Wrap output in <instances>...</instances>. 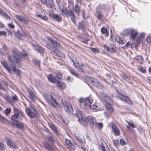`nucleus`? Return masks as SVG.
Segmentation results:
<instances>
[{"label":"nucleus","instance_id":"1","mask_svg":"<svg viewBox=\"0 0 151 151\" xmlns=\"http://www.w3.org/2000/svg\"><path fill=\"white\" fill-rule=\"evenodd\" d=\"M75 116L78 118V121L85 127H88L89 125L92 128L94 127L96 124V121L95 118L92 116H89L87 117L83 116L80 114H75Z\"/></svg>","mask_w":151,"mask_h":151},{"label":"nucleus","instance_id":"2","mask_svg":"<svg viewBox=\"0 0 151 151\" xmlns=\"http://www.w3.org/2000/svg\"><path fill=\"white\" fill-rule=\"evenodd\" d=\"M45 97L47 102L53 107H57L59 106V104H63V99L53 93H51L50 95L46 94Z\"/></svg>","mask_w":151,"mask_h":151},{"label":"nucleus","instance_id":"3","mask_svg":"<svg viewBox=\"0 0 151 151\" xmlns=\"http://www.w3.org/2000/svg\"><path fill=\"white\" fill-rule=\"evenodd\" d=\"M79 104L80 106L82 108L85 109L90 107L93 110H98L99 109L97 103H95L93 105H90L93 102V100L91 98L88 97L86 98H81L79 100Z\"/></svg>","mask_w":151,"mask_h":151},{"label":"nucleus","instance_id":"4","mask_svg":"<svg viewBox=\"0 0 151 151\" xmlns=\"http://www.w3.org/2000/svg\"><path fill=\"white\" fill-rule=\"evenodd\" d=\"M12 52L13 55H9L7 57L8 60L10 62L13 64H15L17 67H20L22 65L21 62L19 59L17 57L18 55V50L12 49Z\"/></svg>","mask_w":151,"mask_h":151},{"label":"nucleus","instance_id":"5","mask_svg":"<svg viewBox=\"0 0 151 151\" xmlns=\"http://www.w3.org/2000/svg\"><path fill=\"white\" fill-rule=\"evenodd\" d=\"M14 114L12 116L11 119L16 122H18L19 120L22 119L24 116L17 108H14Z\"/></svg>","mask_w":151,"mask_h":151},{"label":"nucleus","instance_id":"6","mask_svg":"<svg viewBox=\"0 0 151 151\" xmlns=\"http://www.w3.org/2000/svg\"><path fill=\"white\" fill-rule=\"evenodd\" d=\"M73 64L77 70L80 72H85L87 70H88L89 69H91V68L89 65L88 64L84 65L83 64H79L78 63H76L73 61Z\"/></svg>","mask_w":151,"mask_h":151},{"label":"nucleus","instance_id":"7","mask_svg":"<svg viewBox=\"0 0 151 151\" xmlns=\"http://www.w3.org/2000/svg\"><path fill=\"white\" fill-rule=\"evenodd\" d=\"M25 111L27 115L31 118H34L38 115V112L33 107H31L30 109L26 108Z\"/></svg>","mask_w":151,"mask_h":151},{"label":"nucleus","instance_id":"8","mask_svg":"<svg viewBox=\"0 0 151 151\" xmlns=\"http://www.w3.org/2000/svg\"><path fill=\"white\" fill-rule=\"evenodd\" d=\"M50 41L51 44H47V48L51 50H52L53 48L56 49V48L58 47L59 45V44L58 43L57 39L55 37L53 38H52L50 39Z\"/></svg>","mask_w":151,"mask_h":151},{"label":"nucleus","instance_id":"9","mask_svg":"<svg viewBox=\"0 0 151 151\" xmlns=\"http://www.w3.org/2000/svg\"><path fill=\"white\" fill-rule=\"evenodd\" d=\"M119 98L120 100L125 101L127 103L132 105L133 104V103L132 101L130 98L128 96L126 95H124L121 93H119V94L116 96Z\"/></svg>","mask_w":151,"mask_h":151},{"label":"nucleus","instance_id":"10","mask_svg":"<svg viewBox=\"0 0 151 151\" xmlns=\"http://www.w3.org/2000/svg\"><path fill=\"white\" fill-rule=\"evenodd\" d=\"M104 48L106 51L112 53L115 52L116 51V46L113 43L110 44L109 46L106 45H105Z\"/></svg>","mask_w":151,"mask_h":151},{"label":"nucleus","instance_id":"11","mask_svg":"<svg viewBox=\"0 0 151 151\" xmlns=\"http://www.w3.org/2000/svg\"><path fill=\"white\" fill-rule=\"evenodd\" d=\"M61 104H63L64 108L66 111L68 113H71L73 110V108L70 104L67 101H65L64 103Z\"/></svg>","mask_w":151,"mask_h":151},{"label":"nucleus","instance_id":"12","mask_svg":"<svg viewBox=\"0 0 151 151\" xmlns=\"http://www.w3.org/2000/svg\"><path fill=\"white\" fill-rule=\"evenodd\" d=\"M15 17L18 21L26 24H28L30 21L29 19L22 16L16 15Z\"/></svg>","mask_w":151,"mask_h":151},{"label":"nucleus","instance_id":"13","mask_svg":"<svg viewBox=\"0 0 151 151\" xmlns=\"http://www.w3.org/2000/svg\"><path fill=\"white\" fill-rule=\"evenodd\" d=\"M111 126L112 131L114 134L116 136H119L120 135V131L119 129L116 127L115 124L113 122L111 123Z\"/></svg>","mask_w":151,"mask_h":151},{"label":"nucleus","instance_id":"14","mask_svg":"<svg viewBox=\"0 0 151 151\" xmlns=\"http://www.w3.org/2000/svg\"><path fill=\"white\" fill-rule=\"evenodd\" d=\"M53 52L54 55L58 57L62 58H65L64 54L58 49H55L53 50Z\"/></svg>","mask_w":151,"mask_h":151},{"label":"nucleus","instance_id":"15","mask_svg":"<svg viewBox=\"0 0 151 151\" xmlns=\"http://www.w3.org/2000/svg\"><path fill=\"white\" fill-rule=\"evenodd\" d=\"M131 37L133 40L135 39L137 35H138V32L135 30L133 29H131L129 32Z\"/></svg>","mask_w":151,"mask_h":151},{"label":"nucleus","instance_id":"16","mask_svg":"<svg viewBox=\"0 0 151 151\" xmlns=\"http://www.w3.org/2000/svg\"><path fill=\"white\" fill-rule=\"evenodd\" d=\"M105 107L106 109L110 113H112L114 112V109L112 104L107 102L105 104Z\"/></svg>","mask_w":151,"mask_h":151},{"label":"nucleus","instance_id":"17","mask_svg":"<svg viewBox=\"0 0 151 151\" xmlns=\"http://www.w3.org/2000/svg\"><path fill=\"white\" fill-rule=\"evenodd\" d=\"M28 97L32 101H34L35 99L36 96L34 93H33V91L31 90H28L27 91Z\"/></svg>","mask_w":151,"mask_h":151},{"label":"nucleus","instance_id":"18","mask_svg":"<svg viewBox=\"0 0 151 151\" xmlns=\"http://www.w3.org/2000/svg\"><path fill=\"white\" fill-rule=\"evenodd\" d=\"M86 26L84 22L83 21H80L78 23V29H81L83 31L86 29Z\"/></svg>","mask_w":151,"mask_h":151},{"label":"nucleus","instance_id":"19","mask_svg":"<svg viewBox=\"0 0 151 151\" xmlns=\"http://www.w3.org/2000/svg\"><path fill=\"white\" fill-rule=\"evenodd\" d=\"M115 40L116 42H118L120 44H123L125 43V40L124 38H121L118 35H117L116 36Z\"/></svg>","mask_w":151,"mask_h":151},{"label":"nucleus","instance_id":"20","mask_svg":"<svg viewBox=\"0 0 151 151\" xmlns=\"http://www.w3.org/2000/svg\"><path fill=\"white\" fill-rule=\"evenodd\" d=\"M56 81L57 86L59 88L60 90H63L65 88L66 86L65 83L58 81V80H56Z\"/></svg>","mask_w":151,"mask_h":151},{"label":"nucleus","instance_id":"21","mask_svg":"<svg viewBox=\"0 0 151 151\" xmlns=\"http://www.w3.org/2000/svg\"><path fill=\"white\" fill-rule=\"evenodd\" d=\"M60 10L62 12L63 14L65 16L69 15H70V13L71 12H73L71 10H69L68 11L67 10V8L65 7H63Z\"/></svg>","mask_w":151,"mask_h":151},{"label":"nucleus","instance_id":"22","mask_svg":"<svg viewBox=\"0 0 151 151\" xmlns=\"http://www.w3.org/2000/svg\"><path fill=\"white\" fill-rule=\"evenodd\" d=\"M101 31L102 34L105 35V37H107L109 36V32L106 27H102Z\"/></svg>","mask_w":151,"mask_h":151},{"label":"nucleus","instance_id":"23","mask_svg":"<svg viewBox=\"0 0 151 151\" xmlns=\"http://www.w3.org/2000/svg\"><path fill=\"white\" fill-rule=\"evenodd\" d=\"M1 63L2 65L8 71L11 72V71L12 70V68H11L9 66L8 63L5 61H1Z\"/></svg>","mask_w":151,"mask_h":151},{"label":"nucleus","instance_id":"24","mask_svg":"<svg viewBox=\"0 0 151 151\" xmlns=\"http://www.w3.org/2000/svg\"><path fill=\"white\" fill-rule=\"evenodd\" d=\"M12 70L14 71V72H15L17 73V76H21L22 72L19 69H16L15 66H12Z\"/></svg>","mask_w":151,"mask_h":151},{"label":"nucleus","instance_id":"25","mask_svg":"<svg viewBox=\"0 0 151 151\" xmlns=\"http://www.w3.org/2000/svg\"><path fill=\"white\" fill-rule=\"evenodd\" d=\"M73 10L76 13L79 15L81 12V7L78 4H76L74 7L73 8Z\"/></svg>","mask_w":151,"mask_h":151},{"label":"nucleus","instance_id":"26","mask_svg":"<svg viewBox=\"0 0 151 151\" xmlns=\"http://www.w3.org/2000/svg\"><path fill=\"white\" fill-rule=\"evenodd\" d=\"M52 18L58 22H60L62 20V17L58 14H54L52 15Z\"/></svg>","mask_w":151,"mask_h":151},{"label":"nucleus","instance_id":"27","mask_svg":"<svg viewBox=\"0 0 151 151\" xmlns=\"http://www.w3.org/2000/svg\"><path fill=\"white\" fill-rule=\"evenodd\" d=\"M145 35V34L144 33H142L140 35H139L136 40L138 44H140V42L144 39Z\"/></svg>","mask_w":151,"mask_h":151},{"label":"nucleus","instance_id":"28","mask_svg":"<svg viewBox=\"0 0 151 151\" xmlns=\"http://www.w3.org/2000/svg\"><path fill=\"white\" fill-rule=\"evenodd\" d=\"M49 125L52 129V130L55 133V134L57 135H58V131L56 128V127L53 124H49Z\"/></svg>","mask_w":151,"mask_h":151},{"label":"nucleus","instance_id":"29","mask_svg":"<svg viewBox=\"0 0 151 151\" xmlns=\"http://www.w3.org/2000/svg\"><path fill=\"white\" fill-rule=\"evenodd\" d=\"M34 47H35V49L39 53H42L44 52V49L40 46L37 45L36 46H34Z\"/></svg>","mask_w":151,"mask_h":151},{"label":"nucleus","instance_id":"30","mask_svg":"<svg viewBox=\"0 0 151 151\" xmlns=\"http://www.w3.org/2000/svg\"><path fill=\"white\" fill-rule=\"evenodd\" d=\"M47 78L48 81L52 83H55L56 80L55 77H54L53 75L51 74H49L47 76Z\"/></svg>","mask_w":151,"mask_h":151},{"label":"nucleus","instance_id":"31","mask_svg":"<svg viewBox=\"0 0 151 151\" xmlns=\"http://www.w3.org/2000/svg\"><path fill=\"white\" fill-rule=\"evenodd\" d=\"M44 146L46 149L49 150H54V147L51 145L47 142H45L43 143Z\"/></svg>","mask_w":151,"mask_h":151},{"label":"nucleus","instance_id":"32","mask_svg":"<svg viewBox=\"0 0 151 151\" xmlns=\"http://www.w3.org/2000/svg\"><path fill=\"white\" fill-rule=\"evenodd\" d=\"M96 18L99 20H101L103 17V15L102 14L101 12L100 11L98 10H97L96 11Z\"/></svg>","mask_w":151,"mask_h":151},{"label":"nucleus","instance_id":"33","mask_svg":"<svg viewBox=\"0 0 151 151\" xmlns=\"http://www.w3.org/2000/svg\"><path fill=\"white\" fill-rule=\"evenodd\" d=\"M90 82L91 84L95 87L98 85L99 82L97 79L92 77L90 79Z\"/></svg>","mask_w":151,"mask_h":151},{"label":"nucleus","instance_id":"34","mask_svg":"<svg viewBox=\"0 0 151 151\" xmlns=\"http://www.w3.org/2000/svg\"><path fill=\"white\" fill-rule=\"evenodd\" d=\"M32 62L35 65L37 66L39 68H40V60H37L36 58H34L32 60Z\"/></svg>","mask_w":151,"mask_h":151},{"label":"nucleus","instance_id":"35","mask_svg":"<svg viewBox=\"0 0 151 151\" xmlns=\"http://www.w3.org/2000/svg\"><path fill=\"white\" fill-rule=\"evenodd\" d=\"M69 16L71 17V20L76 25H77V23L75 19V15L73 12H70Z\"/></svg>","mask_w":151,"mask_h":151},{"label":"nucleus","instance_id":"36","mask_svg":"<svg viewBox=\"0 0 151 151\" xmlns=\"http://www.w3.org/2000/svg\"><path fill=\"white\" fill-rule=\"evenodd\" d=\"M99 148L102 151H110L108 147L105 148L102 143L99 145Z\"/></svg>","mask_w":151,"mask_h":151},{"label":"nucleus","instance_id":"37","mask_svg":"<svg viewBox=\"0 0 151 151\" xmlns=\"http://www.w3.org/2000/svg\"><path fill=\"white\" fill-rule=\"evenodd\" d=\"M16 126L18 128L23 129L24 128V124L21 122H18L16 124Z\"/></svg>","mask_w":151,"mask_h":151},{"label":"nucleus","instance_id":"38","mask_svg":"<svg viewBox=\"0 0 151 151\" xmlns=\"http://www.w3.org/2000/svg\"><path fill=\"white\" fill-rule=\"evenodd\" d=\"M36 16L37 17H39L45 20L46 21L47 19V17L46 16L43 15L42 16L41 15L39 14V13L38 12L36 14Z\"/></svg>","mask_w":151,"mask_h":151},{"label":"nucleus","instance_id":"39","mask_svg":"<svg viewBox=\"0 0 151 151\" xmlns=\"http://www.w3.org/2000/svg\"><path fill=\"white\" fill-rule=\"evenodd\" d=\"M22 53L21 54L23 56L24 58L27 57L29 55V53L28 52H27L26 50L23 49L22 50Z\"/></svg>","mask_w":151,"mask_h":151},{"label":"nucleus","instance_id":"40","mask_svg":"<svg viewBox=\"0 0 151 151\" xmlns=\"http://www.w3.org/2000/svg\"><path fill=\"white\" fill-rule=\"evenodd\" d=\"M48 140L52 144L54 145V143L55 142V141L53 139V137L51 136H49L47 137Z\"/></svg>","mask_w":151,"mask_h":151},{"label":"nucleus","instance_id":"41","mask_svg":"<svg viewBox=\"0 0 151 151\" xmlns=\"http://www.w3.org/2000/svg\"><path fill=\"white\" fill-rule=\"evenodd\" d=\"M120 76L123 79L127 80L128 79V76L127 74L123 73L120 75Z\"/></svg>","mask_w":151,"mask_h":151},{"label":"nucleus","instance_id":"42","mask_svg":"<svg viewBox=\"0 0 151 151\" xmlns=\"http://www.w3.org/2000/svg\"><path fill=\"white\" fill-rule=\"evenodd\" d=\"M15 36L16 37L20 39H21L22 37V34L20 32H17L15 34Z\"/></svg>","mask_w":151,"mask_h":151},{"label":"nucleus","instance_id":"43","mask_svg":"<svg viewBox=\"0 0 151 151\" xmlns=\"http://www.w3.org/2000/svg\"><path fill=\"white\" fill-rule=\"evenodd\" d=\"M0 121L3 123H5L7 122V119L0 115Z\"/></svg>","mask_w":151,"mask_h":151},{"label":"nucleus","instance_id":"44","mask_svg":"<svg viewBox=\"0 0 151 151\" xmlns=\"http://www.w3.org/2000/svg\"><path fill=\"white\" fill-rule=\"evenodd\" d=\"M94 127H98L99 129H101L103 127V124L102 123H97L96 122V124L95 125Z\"/></svg>","mask_w":151,"mask_h":151},{"label":"nucleus","instance_id":"45","mask_svg":"<svg viewBox=\"0 0 151 151\" xmlns=\"http://www.w3.org/2000/svg\"><path fill=\"white\" fill-rule=\"evenodd\" d=\"M65 142L66 145H67L68 146L71 147V146L73 145V144L71 143V141L69 139H65Z\"/></svg>","mask_w":151,"mask_h":151},{"label":"nucleus","instance_id":"46","mask_svg":"<svg viewBox=\"0 0 151 151\" xmlns=\"http://www.w3.org/2000/svg\"><path fill=\"white\" fill-rule=\"evenodd\" d=\"M55 78H58V80H60L63 78V75L60 73H57L55 76Z\"/></svg>","mask_w":151,"mask_h":151},{"label":"nucleus","instance_id":"47","mask_svg":"<svg viewBox=\"0 0 151 151\" xmlns=\"http://www.w3.org/2000/svg\"><path fill=\"white\" fill-rule=\"evenodd\" d=\"M11 112V109L10 108L7 109L4 111V113L6 115H9Z\"/></svg>","mask_w":151,"mask_h":151},{"label":"nucleus","instance_id":"48","mask_svg":"<svg viewBox=\"0 0 151 151\" xmlns=\"http://www.w3.org/2000/svg\"><path fill=\"white\" fill-rule=\"evenodd\" d=\"M98 85L96 86V87L100 89H102L103 88V86L100 82H99Z\"/></svg>","mask_w":151,"mask_h":151},{"label":"nucleus","instance_id":"49","mask_svg":"<svg viewBox=\"0 0 151 151\" xmlns=\"http://www.w3.org/2000/svg\"><path fill=\"white\" fill-rule=\"evenodd\" d=\"M9 146L11 148L13 149H17L18 148V146L17 145H16V144L15 143H14V142H13L12 144L11 145H10Z\"/></svg>","mask_w":151,"mask_h":151},{"label":"nucleus","instance_id":"50","mask_svg":"<svg viewBox=\"0 0 151 151\" xmlns=\"http://www.w3.org/2000/svg\"><path fill=\"white\" fill-rule=\"evenodd\" d=\"M136 60H138L139 63L141 64V62H142V58L141 56L138 55L137 56L136 58Z\"/></svg>","mask_w":151,"mask_h":151},{"label":"nucleus","instance_id":"51","mask_svg":"<svg viewBox=\"0 0 151 151\" xmlns=\"http://www.w3.org/2000/svg\"><path fill=\"white\" fill-rule=\"evenodd\" d=\"M102 98L103 99L104 101L106 98H107V99H110V97L107 95L106 94H103L102 96Z\"/></svg>","mask_w":151,"mask_h":151},{"label":"nucleus","instance_id":"52","mask_svg":"<svg viewBox=\"0 0 151 151\" xmlns=\"http://www.w3.org/2000/svg\"><path fill=\"white\" fill-rule=\"evenodd\" d=\"M129 125L131 127L133 128H136V127L137 126L135 124H134L133 122H130V121H129L128 122H127Z\"/></svg>","mask_w":151,"mask_h":151},{"label":"nucleus","instance_id":"53","mask_svg":"<svg viewBox=\"0 0 151 151\" xmlns=\"http://www.w3.org/2000/svg\"><path fill=\"white\" fill-rule=\"evenodd\" d=\"M120 143L122 145H124L126 144V142L123 139H121L119 141Z\"/></svg>","mask_w":151,"mask_h":151},{"label":"nucleus","instance_id":"54","mask_svg":"<svg viewBox=\"0 0 151 151\" xmlns=\"http://www.w3.org/2000/svg\"><path fill=\"white\" fill-rule=\"evenodd\" d=\"M139 70L142 73H145L146 72V70L142 66H140L139 68Z\"/></svg>","mask_w":151,"mask_h":151},{"label":"nucleus","instance_id":"55","mask_svg":"<svg viewBox=\"0 0 151 151\" xmlns=\"http://www.w3.org/2000/svg\"><path fill=\"white\" fill-rule=\"evenodd\" d=\"M6 146L2 143L0 142V150H3L5 149Z\"/></svg>","mask_w":151,"mask_h":151},{"label":"nucleus","instance_id":"56","mask_svg":"<svg viewBox=\"0 0 151 151\" xmlns=\"http://www.w3.org/2000/svg\"><path fill=\"white\" fill-rule=\"evenodd\" d=\"M69 71L70 73L76 77L78 76V75H77L74 71L72 70H69Z\"/></svg>","mask_w":151,"mask_h":151},{"label":"nucleus","instance_id":"57","mask_svg":"<svg viewBox=\"0 0 151 151\" xmlns=\"http://www.w3.org/2000/svg\"><path fill=\"white\" fill-rule=\"evenodd\" d=\"M47 6L49 7L52 8L54 6L53 3L52 2H48L47 4Z\"/></svg>","mask_w":151,"mask_h":151},{"label":"nucleus","instance_id":"58","mask_svg":"<svg viewBox=\"0 0 151 151\" xmlns=\"http://www.w3.org/2000/svg\"><path fill=\"white\" fill-rule=\"evenodd\" d=\"M81 41L83 43L87 44L88 42V40H85L83 38H81Z\"/></svg>","mask_w":151,"mask_h":151},{"label":"nucleus","instance_id":"59","mask_svg":"<svg viewBox=\"0 0 151 151\" xmlns=\"http://www.w3.org/2000/svg\"><path fill=\"white\" fill-rule=\"evenodd\" d=\"M13 142L10 140L9 139H8L7 140L6 143L7 145L9 146L10 145H11L12 144V142Z\"/></svg>","mask_w":151,"mask_h":151},{"label":"nucleus","instance_id":"60","mask_svg":"<svg viewBox=\"0 0 151 151\" xmlns=\"http://www.w3.org/2000/svg\"><path fill=\"white\" fill-rule=\"evenodd\" d=\"M146 41L149 43H151V36H148L147 39Z\"/></svg>","mask_w":151,"mask_h":151},{"label":"nucleus","instance_id":"61","mask_svg":"<svg viewBox=\"0 0 151 151\" xmlns=\"http://www.w3.org/2000/svg\"><path fill=\"white\" fill-rule=\"evenodd\" d=\"M12 99L13 101H17L18 100V98L17 96L15 95L12 96Z\"/></svg>","mask_w":151,"mask_h":151},{"label":"nucleus","instance_id":"62","mask_svg":"<svg viewBox=\"0 0 151 151\" xmlns=\"http://www.w3.org/2000/svg\"><path fill=\"white\" fill-rule=\"evenodd\" d=\"M6 32L4 31H0V36L2 35H4L5 36H6Z\"/></svg>","mask_w":151,"mask_h":151},{"label":"nucleus","instance_id":"63","mask_svg":"<svg viewBox=\"0 0 151 151\" xmlns=\"http://www.w3.org/2000/svg\"><path fill=\"white\" fill-rule=\"evenodd\" d=\"M90 49L91 51L94 52H96L98 51V50L96 48L91 47L90 48Z\"/></svg>","mask_w":151,"mask_h":151},{"label":"nucleus","instance_id":"64","mask_svg":"<svg viewBox=\"0 0 151 151\" xmlns=\"http://www.w3.org/2000/svg\"><path fill=\"white\" fill-rule=\"evenodd\" d=\"M71 80V77L70 76L67 77L65 79V80L67 82H69Z\"/></svg>","mask_w":151,"mask_h":151}]
</instances>
